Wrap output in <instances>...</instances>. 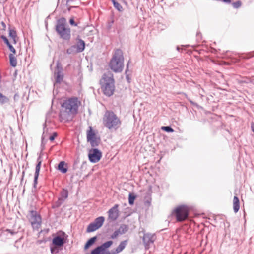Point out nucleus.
<instances>
[{
    "instance_id": "obj_1",
    "label": "nucleus",
    "mask_w": 254,
    "mask_h": 254,
    "mask_svg": "<svg viewBox=\"0 0 254 254\" xmlns=\"http://www.w3.org/2000/svg\"><path fill=\"white\" fill-rule=\"evenodd\" d=\"M81 102L77 97H72L65 100L62 104V110L59 117L61 121H68L72 116L76 115Z\"/></svg>"
},
{
    "instance_id": "obj_2",
    "label": "nucleus",
    "mask_w": 254,
    "mask_h": 254,
    "mask_svg": "<svg viewBox=\"0 0 254 254\" xmlns=\"http://www.w3.org/2000/svg\"><path fill=\"white\" fill-rule=\"evenodd\" d=\"M100 83L101 89L105 95L110 97L114 94L115 85L113 73L110 71L105 73L100 80Z\"/></svg>"
},
{
    "instance_id": "obj_3",
    "label": "nucleus",
    "mask_w": 254,
    "mask_h": 254,
    "mask_svg": "<svg viewBox=\"0 0 254 254\" xmlns=\"http://www.w3.org/2000/svg\"><path fill=\"white\" fill-rule=\"evenodd\" d=\"M124 58L123 51L116 49L111 58L109 65L110 68L116 73L121 72L124 67Z\"/></svg>"
},
{
    "instance_id": "obj_4",
    "label": "nucleus",
    "mask_w": 254,
    "mask_h": 254,
    "mask_svg": "<svg viewBox=\"0 0 254 254\" xmlns=\"http://www.w3.org/2000/svg\"><path fill=\"white\" fill-rule=\"evenodd\" d=\"M103 122L104 126L110 130H116L121 124L120 119L111 111H107L105 112Z\"/></svg>"
},
{
    "instance_id": "obj_5",
    "label": "nucleus",
    "mask_w": 254,
    "mask_h": 254,
    "mask_svg": "<svg viewBox=\"0 0 254 254\" xmlns=\"http://www.w3.org/2000/svg\"><path fill=\"white\" fill-rule=\"evenodd\" d=\"M66 20L64 17L59 19L55 26V30L60 38L65 41H69L71 38L70 28L66 27Z\"/></svg>"
},
{
    "instance_id": "obj_6",
    "label": "nucleus",
    "mask_w": 254,
    "mask_h": 254,
    "mask_svg": "<svg viewBox=\"0 0 254 254\" xmlns=\"http://www.w3.org/2000/svg\"><path fill=\"white\" fill-rule=\"evenodd\" d=\"M189 210L186 205H182L176 207L172 212V214L176 217L177 222H183L189 217Z\"/></svg>"
},
{
    "instance_id": "obj_7",
    "label": "nucleus",
    "mask_w": 254,
    "mask_h": 254,
    "mask_svg": "<svg viewBox=\"0 0 254 254\" xmlns=\"http://www.w3.org/2000/svg\"><path fill=\"white\" fill-rule=\"evenodd\" d=\"M102 156L101 151L97 148H92L89 151L88 158L91 163L98 162L101 158Z\"/></svg>"
},
{
    "instance_id": "obj_8",
    "label": "nucleus",
    "mask_w": 254,
    "mask_h": 254,
    "mask_svg": "<svg viewBox=\"0 0 254 254\" xmlns=\"http://www.w3.org/2000/svg\"><path fill=\"white\" fill-rule=\"evenodd\" d=\"M2 38L3 39L4 42L6 44L7 46L8 47L10 51L12 53L9 54V62L10 65L13 67L16 66V59L14 55L15 53V50L14 48L11 45L8 40L4 36H2Z\"/></svg>"
},
{
    "instance_id": "obj_9",
    "label": "nucleus",
    "mask_w": 254,
    "mask_h": 254,
    "mask_svg": "<svg viewBox=\"0 0 254 254\" xmlns=\"http://www.w3.org/2000/svg\"><path fill=\"white\" fill-rule=\"evenodd\" d=\"M2 38L3 39L4 42L6 44L7 46L8 47L10 51L12 53L9 54V62L10 65L13 67L16 66V59L14 55L15 53V50L14 48L11 45L8 40L4 36H2Z\"/></svg>"
},
{
    "instance_id": "obj_10",
    "label": "nucleus",
    "mask_w": 254,
    "mask_h": 254,
    "mask_svg": "<svg viewBox=\"0 0 254 254\" xmlns=\"http://www.w3.org/2000/svg\"><path fill=\"white\" fill-rule=\"evenodd\" d=\"M156 239V237L155 234L143 232L142 241L145 249H148L150 244H153Z\"/></svg>"
},
{
    "instance_id": "obj_11",
    "label": "nucleus",
    "mask_w": 254,
    "mask_h": 254,
    "mask_svg": "<svg viewBox=\"0 0 254 254\" xmlns=\"http://www.w3.org/2000/svg\"><path fill=\"white\" fill-rule=\"evenodd\" d=\"M54 76L56 83H61L63 80L64 74L63 73V68L59 63L57 64L56 70L54 72Z\"/></svg>"
},
{
    "instance_id": "obj_12",
    "label": "nucleus",
    "mask_w": 254,
    "mask_h": 254,
    "mask_svg": "<svg viewBox=\"0 0 254 254\" xmlns=\"http://www.w3.org/2000/svg\"><path fill=\"white\" fill-rule=\"evenodd\" d=\"M31 222L33 227H38L41 224V217L36 211H31Z\"/></svg>"
},
{
    "instance_id": "obj_13",
    "label": "nucleus",
    "mask_w": 254,
    "mask_h": 254,
    "mask_svg": "<svg viewBox=\"0 0 254 254\" xmlns=\"http://www.w3.org/2000/svg\"><path fill=\"white\" fill-rule=\"evenodd\" d=\"M42 160L41 156H39L37 158V164L35 168V172L34 174V182H33V187L36 188L37 183H38V179L39 175V172L40 170V168L42 164Z\"/></svg>"
},
{
    "instance_id": "obj_14",
    "label": "nucleus",
    "mask_w": 254,
    "mask_h": 254,
    "mask_svg": "<svg viewBox=\"0 0 254 254\" xmlns=\"http://www.w3.org/2000/svg\"><path fill=\"white\" fill-rule=\"evenodd\" d=\"M118 207L119 205L118 204H115L108 211L109 218L113 221L117 220L119 217Z\"/></svg>"
},
{
    "instance_id": "obj_15",
    "label": "nucleus",
    "mask_w": 254,
    "mask_h": 254,
    "mask_svg": "<svg viewBox=\"0 0 254 254\" xmlns=\"http://www.w3.org/2000/svg\"><path fill=\"white\" fill-rule=\"evenodd\" d=\"M65 243V241L64 239L60 236L58 235L55 236L53 239L52 245L60 247H62Z\"/></svg>"
},
{
    "instance_id": "obj_16",
    "label": "nucleus",
    "mask_w": 254,
    "mask_h": 254,
    "mask_svg": "<svg viewBox=\"0 0 254 254\" xmlns=\"http://www.w3.org/2000/svg\"><path fill=\"white\" fill-rule=\"evenodd\" d=\"M76 40L77 42L76 44H74V45L75 46L76 49L77 50L78 52H79V53H81L85 49V43L84 40L79 38V37L77 38Z\"/></svg>"
},
{
    "instance_id": "obj_17",
    "label": "nucleus",
    "mask_w": 254,
    "mask_h": 254,
    "mask_svg": "<svg viewBox=\"0 0 254 254\" xmlns=\"http://www.w3.org/2000/svg\"><path fill=\"white\" fill-rule=\"evenodd\" d=\"M128 240H126L122 241L115 250L112 251V254H117L121 252L125 248L127 244Z\"/></svg>"
},
{
    "instance_id": "obj_18",
    "label": "nucleus",
    "mask_w": 254,
    "mask_h": 254,
    "mask_svg": "<svg viewBox=\"0 0 254 254\" xmlns=\"http://www.w3.org/2000/svg\"><path fill=\"white\" fill-rule=\"evenodd\" d=\"M240 208V201L238 197L236 196L234 197L233 199V210L234 212L237 213Z\"/></svg>"
},
{
    "instance_id": "obj_19",
    "label": "nucleus",
    "mask_w": 254,
    "mask_h": 254,
    "mask_svg": "<svg viewBox=\"0 0 254 254\" xmlns=\"http://www.w3.org/2000/svg\"><path fill=\"white\" fill-rule=\"evenodd\" d=\"M97 239V236H94L91 238H90L86 243L84 245V249L87 250L91 246H92L96 241Z\"/></svg>"
},
{
    "instance_id": "obj_20",
    "label": "nucleus",
    "mask_w": 254,
    "mask_h": 254,
    "mask_svg": "<svg viewBox=\"0 0 254 254\" xmlns=\"http://www.w3.org/2000/svg\"><path fill=\"white\" fill-rule=\"evenodd\" d=\"M90 129L87 131V140L88 141H90L96 137H97L95 133L91 127H89Z\"/></svg>"
},
{
    "instance_id": "obj_21",
    "label": "nucleus",
    "mask_w": 254,
    "mask_h": 254,
    "mask_svg": "<svg viewBox=\"0 0 254 254\" xmlns=\"http://www.w3.org/2000/svg\"><path fill=\"white\" fill-rule=\"evenodd\" d=\"M68 191L67 189H63L60 192V196L59 198L64 200V201L68 198Z\"/></svg>"
},
{
    "instance_id": "obj_22",
    "label": "nucleus",
    "mask_w": 254,
    "mask_h": 254,
    "mask_svg": "<svg viewBox=\"0 0 254 254\" xmlns=\"http://www.w3.org/2000/svg\"><path fill=\"white\" fill-rule=\"evenodd\" d=\"M99 228H100L96 225V224H94L92 222L88 225L87 228L86 232L89 233L92 232L98 229Z\"/></svg>"
},
{
    "instance_id": "obj_23",
    "label": "nucleus",
    "mask_w": 254,
    "mask_h": 254,
    "mask_svg": "<svg viewBox=\"0 0 254 254\" xmlns=\"http://www.w3.org/2000/svg\"><path fill=\"white\" fill-rule=\"evenodd\" d=\"M104 220L105 218L103 216H100L96 218L93 223L96 224V225L100 228L103 225Z\"/></svg>"
},
{
    "instance_id": "obj_24",
    "label": "nucleus",
    "mask_w": 254,
    "mask_h": 254,
    "mask_svg": "<svg viewBox=\"0 0 254 254\" xmlns=\"http://www.w3.org/2000/svg\"><path fill=\"white\" fill-rule=\"evenodd\" d=\"M65 163L64 161H61L58 164V169L62 173H65L67 171V168L64 167Z\"/></svg>"
},
{
    "instance_id": "obj_25",
    "label": "nucleus",
    "mask_w": 254,
    "mask_h": 254,
    "mask_svg": "<svg viewBox=\"0 0 254 254\" xmlns=\"http://www.w3.org/2000/svg\"><path fill=\"white\" fill-rule=\"evenodd\" d=\"M100 141V138L97 137L92 140H90V141H88V142H90L91 146L93 147L98 146L99 145Z\"/></svg>"
},
{
    "instance_id": "obj_26",
    "label": "nucleus",
    "mask_w": 254,
    "mask_h": 254,
    "mask_svg": "<svg viewBox=\"0 0 254 254\" xmlns=\"http://www.w3.org/2000/svg\"><path fill=\"white\" fill-rule=\"evenodd\" d=\"M66 53L68 55H71L79 53V52L76 49L75 46L73 45L66 50Z\"/></svg>"
},
{
    "instance_id": "obj_27",
    "label": "nucleus",
    "mask_w": 254,
    "mask_h": 254,
    "mask_svg": "<svg viewBox=\"0 0 254 254\" xmlns=\"http://www.w3.org/2000/svg\"><path fill=\"white\" fill-rule=\"evenodd\" d=\"M112 244L113 241L110 240L104 243L99 246L101 248V249L103 252H105V249L109 248L112 245Z\"/></svg>"
},
{
    "instance_id": "obj_28",
    "label": "nucleus",
    "mask_w": 254,
    "mask_h": 254,
    "mask_svg": "<svg viewBox=\"0 0 254 254\" xmlns=\"http://www.w3.org/2000/svg\"><path fill=\"white\" fill-rule=\"evenodd\" d=\"M128 226L126 224H121L118 229L120 234H123L126 233L128 230Z\"/></svg>"
},
{
    "instance_id": "obj_29",
    "label": "nucleus",
    "mask_w": 254,
    "mask_h": 254,
    "mask_svg": "<svg viewBox=\"0 0 254 254\" xmlns=\"http://www.w3.org/2000/svg\"><path fill=\"white\" fill-rule=\"evenodd\" d=\"M113 3L114 7L117 9L119 11H122L123 10V8L122 6L116 1V0H111Z\"/></svg>"
},
{
    "instance_id": "obj_30",
    "label": "nucleus",
    "mask_w": 254,
    "mask_h": 254,
    "mask_svg": "<svg viewBox=\"0 0 254 254\" xmlns=\"http://www.w3.org/2000/svg\"><path fill=\"white\" fill-rule=\"evenodd\" d=\"M60 247L56 246H51L50 247V250L52 254H59V252L61 250Z\"/></svg>"
},
{
    "instance_id": "obj_31",
    "label": "nucleus",
    "mask_w": 254,
    "mask_h": 254,
    "mask_svg": "<svg viewBox=\"0 0 254 254\" xmlns=\"http://www.w3.org/2000/svg\"><path fill=\"white\" fill-rule=\"evenodd\" d=\"M136 196L133 193H130L128 196V203L130 205H132L134 204V200Z\"/></svg>"
},
{
    "instance_id": "obj_32",
    "label": "nucleus",
    "mask_w": 254,
    "mask_h": 254,
    "mask_svg": "<svg viewBox=\"0 0 254 254\" xmlns=\"http://www.w3.org/2000/svg\"><path fill=\"white\" fill-rule=\"evenodd\" d=\"M102 253H104V252L100 246L97 247L92 250L91 252V254H101Z\"/></svg>"
},
{
    "instance_id": "obj_33",
    "label": "nucleus",
    "mask_w": 254,
    "mask_h": 254,
    "mask_svg": "<svg viewBox=\"0 0 254 254\" xmlns=\"http://www.w3.org/2000/svg\"><path fill=\"white\" fill-rule=\"evenodd\" d=\"M45 126H46V124L45 123L44 124V128H43V130H44V131H43V133L42 134V138H41V146L42 147V150H43L44 149V146L46 143V141L44 139V133H45Z\"/></svg>"
},
{
    "instance_id": "obj_34",
    "label": "nucleus",
    "mask_w": 254,
    "mask_h": 254,
    "mask_svg": "<svg viewBox=\"0 0 254 254\" xmlns=\"http://www.w3.org/2000/svg\"><path fill=\"white\" fill-rule=\"evenodd\" d=\"M242 3L240 0H238L232 3V5L234 8L238 9L241 7Z\"/></svg>"
},
{
    "instance_id": "obj_35",
    "label": "nucleus",
    "mask_w": 254,
    "mask_h": 254,
    "mask_svg": "<svg viewBox=\"0 0 254 254\" xmlns=\"http://www.w3.org/2000/svg\"><path fill=\"white\" fill-rule=\"evenodd\" d=\"M161 129L167 132H173L174 131V129L170 126H162L161 127Z\"/></svg>"
},
{
    "instance_id": "obj_36",
    "label": "nucleus",
    "mask_w": 254,
    "mask_h": 254,
    "mask_svg": "<svg viewBox=\"0 0 254 254\" xmlns=\"http://www.w3.org/2000/svg\"><path fill=\"white\" fill-rule=\"evenodd\" d=\"M64 201L61 199L60 198H58L57 201L55 202L53 208H58L64 202Z\"/></svg>"
},
{
    "instance_id": "obj_37",
    "label": "nucleus",
    "mask_w": 254,
    "mask_h": 254,
    "mask_svg": "<svg viewBox=\"0 0 254 254\" xmlns=\"http://www.w3.org/2000/svg\"><path fill=\"white\" fill-rule=\"evenodd\" d=\"M130 62V60L128 61L127 64V67L125 71V74H126V78L128 82H129L130 78L129 77V75L127 74V71H128V66H129V63Z\"/></svg>"
},
{
    "instance_id": "obj_38",
    "label": "nucleus",
    "mask_w": 254,
    "mask_h": 254,
    "mask_svg": "<svg viewBox=\"0 0 254 254\" xmlns=\"http://www.w3.org/2000/svg\"><path fill=\"white\" fill-rule=\"evenodd\" d=\"M8 100V99L4 96H3L0 92V102L1 103H5L7 102Z\"/></svg>"
},
{
    "instance_id": "obj_39",
    "label": "nucleus",
    "mask_w": 254,
    "mask_h": 254,
    "mask_svg": "<svg viewBox=\"0 0 254 254\" xmlns=\"http://www.w3.org/2000/svg\"><path fill=\"white\" fill-rule=\"evenodd\" d=\"M119 234H120V233L118 229L117 230H116L114 231V232L111 236V238L112 239H114L116 238Z\"/></svg>"
},
{
    "instance_id": "obj_40",
    "label": "nucleus",
    "mask_w": 254,
    "mask_h": 254,
    "mask_svg": "<svg viewBox=\"0 0 254 254\" xmlns=\"http://www.w3.org/2000/svg\"><path fill=\"white\" fill-rule=\"evenodd\" d=\"M14 34H15L14 31H10V33H9V36H10V38L12 39L14 43H16V39H15Z\"/></svg>"
},
{
    "instance_id": "obj_41",
    "label": "nucleus",
    "mask_w": 254,
    "mask_h": 254,
    "mask_svg": "<svg viewBox=\"0 0 254 254\" xmlns=\"http://www.w3.org/2000/svg\"><path fill=\"white\" fill-rule=\"evenodd\" d=\"M69 22L70 24L72 26H77V23L75 22L74 19L73 17L69 19Z\"/></svg>"
},
{
    "instance_id": "obj_42",
    "label": "nucleus",
    "mask_w": 254,
    "mask_h": 254,
    "mask_svg": "<svg viewBox=\"0 0 254 254\" xmlns=\"http://www.w3.org/2000/svg\"><path fill=\"white\" fill-rule=\"evenodd\" d=\"M57 136V133L56 132H54L52 135H51L49 137V140L51 141L54 140L55 137Z\"/></svg>"
},
{
    "instance_id": "obj_43",
    "label": "nucleus",
    "mask_w": 254,
    "mask_h": 254,
    "mask_svg": "<svg viewBox=\"0 0 254 254\" xmlns=\"http://www.w3.org/2000/svg\"><path fill=\"white\" fill-rule=\"evenodd\" d=\"M113 23H114V20H111L110 22H109L108 23V25H107V28H108V29H111L112 26V24H113Z\"/></svg>"
},
{
    "instance_id": "obj_44",
    "label": "nucleus",
    "mask_w": 254,
    "mask_h": 254,
    "mask_svg": "<svg viewBox=\"0 0 254 254\" xmlns=\"http://www.w3.org/2000/svg\"><path fill=\"white\" fill-rule=\"evenodd\" d=\"M251 129H252V131L253 132H254V122H252L251 123Z\"/></svg>"
},
{
    "instance_id": "obj_45",
    "label": "nucleus",
    "mask_w": 254,
    "mask_h": 254,
    "mask_svg": "<svg viewBox=\"0 0 254 254\" xmlns=\"http://www.w3.org/2000/svg\"><path fill=\"white\" fill-rule=\"evenodd\" d=\"M222 1L225 3H231V0H222Z\"/></svg>"
},
{
    "instance_id": "obj_46",
    "label": "nucleus",
    "mask_w": 254,
    "mask_h": 254,
    "mask_svg": "<svg viewBox=\"0 0 254 254\" xmlns=\"http://www.w3.org/2000/svg\"><path fill=\"white\" fill-rule=\"evenodd\" d=\"M189 102H190V103L192 105H196V104L195 103H194V102H193L192 100H191L190 99H189Z\"/></svg>"
},
{
    "instance_id": "obj_47",
    "label": "nucleus",
    "mask_w": 254,
    "mask_h": 254,
    "mask_svg": "<svg viewBox=\"0 0 254 254\" xmlns=\"http://www.w3.org/2000/svg\"><path fill=\"white\" fill-rule=\"evenodd\" d=\"M72 1V0H66V5H68V3L70 2V1Z\"/></svg>"
},
{
    "instance_id": "obj_48",
    "label": "nucleus",
    "mask_w": 254,
    "mask_h": 254,
    "mask_svg": "<svg viewBox=\"0 0 254 254\" xmlns=\"http://www.w3.org/2000/svg\"><path fill=\"white\" fill-rule=\"evenodd\" d=\"M253 56V55H251L249 57H246V59H249L250 57Z\"/></svg>"
},
{
    "instance_id": "obj_49",
    "label": "nucleus",
    "mask_w": 254,
    "mask_h": 254,
    "mask_svg": "<svg viewBox=\"0 0 254 254\" xmlns=\"http://www.w3.org/2000/svg\"><path fill=\"white\" fill-rule=\"evenodd\" d=\"M146 203H150V202H149V201H148V200H147V201H146Z\"/></svg>"
},
{
    "instance_id": "obj_50",
    "label": "nucleus",
    "mask_w": 254,
    "mask_h": 254,
    "mask_svg": "<svg viewBox=\"0 0 254 254\" xmlns=\"http://www.w3.org/2000/svg\"><path fill=\"white\" fill-rule=\"evenodd\" d=\"M16 74V71H15V72H14L13 74L14 75V74Z\"/></svg>"
},
{
    "instance_id": "obj_51",
    "label": "nucleus",
    "mask_w": 254,
    "mask_h": 254,
    "mask_svg": "<svg viewBox=\"0 0 254 254\" xmlns=\"http://www.w3.org/2000/svg\"><path fill=\"white\" fill-rule=\"evenodd\" d=\"M177 49L178 50H179V47H177Z\"/></svg>"
},
{
    "instance_id": "obj_52",
    "label": "nucleus",
    "mask_w": 254,
    "mask_h": 254,
    "mask_svg": "<svg viewBox=\"0 0 254 254\" xmlns=\"http://www.w3.org/2000/svg\"><path fill=\"white\" fill-rule=\"evenodd\" d=\"M7 231L10 232L9 230H7Z\"/></svg>"
}]
</instances>
